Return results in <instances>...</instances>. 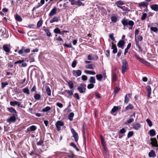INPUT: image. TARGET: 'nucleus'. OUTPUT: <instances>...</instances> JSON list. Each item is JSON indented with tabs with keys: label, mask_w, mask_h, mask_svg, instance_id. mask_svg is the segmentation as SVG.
Segmentation results:
<instances>
[{
	"label": "nucleus",
	"mask_w": 158,
	"mask_h": 158,
	"mask_svg": "<svg viewBox=\"0 0 158 158\" xmlns=\"http://www.w3.org/2000/svg\"><path fill=\"white\" fill-rule=\"evenodd\" d=\"M127 19H124L122 21V23L125 28V26L127 25H129L131 26H133L134 25V22L131 20H130L128 21Z\"/></svg>",
	"instance_id": "1"
},
{
	"label": "nucleus",
	"mask_w": 158,
	"mask_h": 158,
	"mask_svg": "<svg viewBox=\"0 0 158 158\" xmlns=\"http://www.w3.org/2000/svg\"><path fill=\"white\" fill-rule=\"evenodd\" d=\"M122 73L124 74L127 71L128 64L127 61L124 60H122Z\"/></svg>",
	"instance_id": "2"
},
{
	"label": "nucleus",
	"mask_w": 158,
	"mask_h": 158,
	"mask_svg": "<svg viewBox=\"0 0 158 158\" xmlns=\"http://www.w3.org/2000/svg\"><path fill=\"white\" fill-rule=\"evenodd\" d=\"M71 131L73 134L72 137H73L75 141L77 142L79 139V136L78 133L76 132L75 130L73 128H71Z\"/></svg>",
	"instance_id": "3"
},
{
	"label": "nucleus",
	"mask_w": 158,
	"mask_h": 158,
	"mask_svg": "<svg viewBox=\"0 0 158 158\" xmlns=\"http://www.w3.org/2000/svg\"><path fill=\"white\" fill-rule=\"evenodd\" d=\"M135 57L138 60L140 61L143 64L145 65L148 66L150 65V64L148 62L144 60L143 59L138 56L137 55H135Z\"/></svg>",
	"instance_id": "4"
},
{
	"label": "nucleus",
	"mask_w": 158,
	"mask_h": 158,
	"mask_svg": "<svg viewBox=\"0 0 158 158\" xmlns=\"http://www.w3.org/2000/svg\"><path fill=\"white\" fill-rule=\"evenodd\" d=\"M77 89L80 93H85V92L86 89L82 84H80V86L77 87Z\"/></svg>",
	"instance_id": "5"
},
{
	"label": "nucleus",
	"mask_w": 158,
	"mask_h": 158,
	"mask_svg": "<svg viewBox=\"0 0 158 158\" xmlns=\"http://www.w3.org/2000/svg\"><path fill=\"white\" fill-rule=\"evenodd\" d=\"M64 125V123L63 122L61 121H57L55 124L57 130L58 131H60L61 129L60 126H63Z\"/></svg>",
	"instance_id": "6"
},
{
	"label": "nucleus",
	"mask_w": 158,
	"mask_h": 158,
	"mask_svg": "<svg viewBox=\"0 0 158 158\" xmlns=\"http://www.w3.org/2000/svg\"><path fill=\"white\" fill-rule=\"evenodd\" d=\"M81 71L80 70H73V75L76 77H77L81 76Z\"/></svg>",
	"instance_id": "7"
},
{
	"label": "nucleus",
	"mask_w": 158,
	"mask_h": 158,
	"mask_svg": "<svg viewBox=\"0 0 158 158\" xmlns=\"http://www.w3.org/2000/svg\"><path fill=\"white\" fill-rule=\"evenodd\" d=\"M151 143L152 145V146H154V147H158V144H157V141L156 138H151Z\"/></svg>",
	"instance_id": "8"
},
{
	"label": "nucleus",
	"mask_w": 158,
	"mask_h": 158,
	"mask_svg": "<svg viewBox=\"0 0 158 158\" xmlns=\"http://www.w3.org/2000/svg\"><path fill=\"white\" fill-rule=\"evenodd\" d=\"M16 120V117L15 116H11L9 118L7 119V122L11 123H14Z\"/></svg>",
	"instance_id": "9"
},
{
	"label": "nucleus",
	"mask_w": 158,
	"mask_h": 158,
	"mask_svg": "<svg viewBox=\"0 0 158 158\" xmlns=\"http://www.w3.org/2000/svg\"><path fill=\"white\" fill-rule=\"evenodd\" d=\"M57 9L56 6H55L51 11L49 13V15L50 16H52L55 15L56 13Z\"/></svg>",
	"instance_id": "10"
},
{
	"label": "nucleus",
	"mask_w": 158,
	"mask_h": 158,
	"mask_svg": "<svg viewBox=\"0 0 158 158\" xmlns=\"http://www.w3.org/2000/svg\"><path fill=\"white\" fill-rule=\"evenodd\" d=\"M141 124L138 123H134L133 124V128L136 130H138L140 128Z\"/></svg>",
	"instance_id": "11"
},
{
	"label": "nucleus",
	"mask_w": 158,
	"mask_h": 158,
	"mask_svg": "<svg viewBox=\"0 0 158 158\" xmlns=\"http://www.w3.org/2000/svg\"><path fill=\"white\" fill-rule=\"evenodd\" d=\"M147 91V97L149 98L151 94V88L150 86L148 85L146 87Z\"/></svg>",
	"instance_id": "12"
},
{
	"label": "nucleus",
	"mask_w": 158,
	"mask_h": 158,
	"mask_svg": "<svg viewBox=\"0 0 158 158\" xmlns=\"http://www.w3.org/2000/svg\"><path fill=\"white\" fill-rule=\"evenodd\" d=\"M132 96V94H127L125 97L124 102L127 103L129 101V97H130Z\"/></svg>",
	"instance_id": "13"
},
{
	"label": "nucleus",
	"mask_w": 158,
	"mask_h": 158,
	"mask_svg": "<svg viewBox=\"0 0 158 158\" xmlns=\"http://www.w3.org/2000/svg\"><path fill=\"white\" fill-rule=\"evenodd\" d=\"M50 85H46L45 87L46 92L48 96H50L51 95V90L50 88Z\"/></svg>",
	"instance_id": "14"
},
{
	"label": "nucleus",
	"mask_w": 158,
	"mask_h": 158,
	"mask_svg": "<svg viewBox=\"0 0 158 158\" xmlns=\"http://www.w3.org/2000/svg\"><path fill=\"white\" fill-rule=\"evenodd\" d=\"M60 20V18L59 17H54L50 21L51 23H53L54 22H57Z\"/></svg>",
	"instance_id": "15"
},
{
	"label": "nucleus",
	"mask_w": 158,
	"mask_h": 158,
	"mask_svg": "<svg viewBox=\"0 0 158 158\" xmlns=\"http://www.w3.org/2000/svg\"><path fill=\"white\" fill-rule=\"evenodd\" d=\"M125 44V42L123 40H120L117 44V46L119 48H123V47Z\"/></svg>",
	"instance_id": "16"
},
{
	"label": "nucleus",
	"mask_w": 158,
	"mask_h": 158,
	"mask_svg": "<svg viewBox=\"0 0 158 158\" xmlns=\"http://www.w3.org/2000/svg\"><path fill=\"white\" fill-rule=\"evenodd\" d=\"M111 48L113 49V53L114 54L116 53L117 51V49L116 45L114 44L113 43H112Z\"/></svg>",
	"instance_id": "17"
},
{
	"label": "nucleus",
	"mask_w": 158,
	"mask_h": 158,
	"mask_svg": "<svg viewBox=\"0 0 158 158\" xmlns=\"http://www.w3.org/2000/svg\"><path fill=\"white\" fill-rule=\"evenodd\" d=\"M148 3L146 2H142L139 4V7L143 6L147 8Z\"/></svg>",
	"instance_id": "18"
},
{
	"label": "nucleus",
	"mask_w": 158,
	"mask_h": 158,
	"mask_svg": "<svg viewBox=\"0 0 158 158\" xmlns=\"http://www.w3.org/2000/svg\"><path fill=\"white\" fill-rule=\"evenodd\" d=\"M151 8L154 10L157 11L158 10V5L156 4H153L150 6Z\"/></svg>",
	"instance_id": "19"
},
{
	"label": "nucleus",
	"mask_w": 158,
	"mask_h": 158,
	"mask_svg": "<svg viewBox=\"0 0 158 158\" xmlns=\"http://www.w3.org/2000/svg\"><path fill=\"white\" fill-rule=\"evenodd\" d=\"M3 50L6 52L9 53L10 49L7 47V45H4L3 46Z\"/></svg>",
	"instance_id": "20"
},
{
	"label": "nucleus",
	"mask_w": 158,
	"mask_h": 158,
	"mask_svg": "<svg viewBox=\"0 0 158 158\" xmlns=\"http://www.w3.org/2000/svg\"><path fill=\"white\" fill-rule=\"evenodd\" d=\"M116 4L118 6V7L122 9H123V7L121 6L123 5V2L121 1H118L116 2Z\"/></svg>",
	"instance_id": "21"
},
{
	"label": "nucleus",
	"mask_w": 158,
	"mask_h": 158,
	"mask_svg": "<svg viewBox=\"0 0 158 158\" xmlns=\"http://www.w3.org/2000/svg\"><path fill=\"white\" fill-rule=\"evenodd\" d=\"M86 68L87 69H94L95 68V66L93 64H89L85 66Z\"/></svg>",
	"instance_id": "22"
},
{
	"label": "nucleus",
	"mask_w": 158,
	"mask_h": 158,
	"mask_svg": "<svg viewBox=\"0 0 158 158\" xmlns=\"http://www.w3.org/2000/svg\"><path fill=\"white\" fill-rule=\"evenodd\" d=\"M89 81L90 83L94 84L96 82L95 78L93 77H91L89 79Z\"/></svg>",
	"instance_id": "23"
},
{
	"label": "nucleus",
	"mask_w": 158,
	"mask_h": 158,
	"mask_svg": "<svg viewBox=\"0 0 158 158\" xmlns=\"http://www.w3.org/2000/svg\"><path fill=\"white\" fill-rule=\"evenodd\" d=\"M84 72L85 73L88 74L94 75L96 74L94 72L89 70H85Z\"/></svg>",
	"instance_id": "24"
},
{
	"label": "nucleus",
	"mask_w": 158,
	"mask_h": 158,
	"mask_svg": "<svg viewBox=\"0 0 158 158\" xmlns=\"http://www.w3.org/2000/svg\"><path fill=\"white\" fill-rule=\"evenodd\" d=\"M149 134L151 136H153L156 135V131L154 129L151 130L149 131Z\"/></svg>",
	"instance_id": "25"
},
{
	"label": "nucleus",
	"mask_w": 158,
	"mask_h": 158,
	"mask_svg": "<svg viewBox=\"0 0 158 158\" xmlns=\"http://www.w3.org/2000/svg\"><path fill=\"white\" fill-rule=\"evenodd\" d=\"M8 110L9 112L13 114L17 113V111L15 110L13 107L8 108Z\"/></svg>",
	"instance_id": "26"
},
{
	"label": "nucleus",
	"mask_w": 158,
	"mask_h": 158,
	"mask_svg": "<svg viewBox=\"0 0 158 158\" xmlns=\"http://www.w3.org/2000/svg\"><path fill=\"white\" fill-rule=\"evenodd\" d=\"M155 155V152L153 150H152L148 153V156L150 157H154Z\"/></svg>",
	"instance_id": "27"
},
{
	"label": "nucleus",
	"mask_w": 158,
	"mask_h": 158,
	"mask_svg": "<svg viewBox=\"0 0 158 158\" xmlns=\"http://www.w3.org/2000/svg\"><path fill=\"white\" fill-rule=\"evenodd\" d=\"M112 81L115 82L117 80V75L115 73H113L112 74Z\"/></svg>",
	"instance_id": "28"
},
{
	"label": "nucleus",
	"mask_w": 158,
	"mask_h": 158,
	"mask_svg": "<svg viewBox=\"0 0 158 158\" xmlns=\"http://www.w3.org/2000/svg\"><path fill=\"white\" fill-rule=\"evenodd\" d=\"M15 17L16 19L18 21L21 22L22 21V18L18 14H16L15 15Z\"/></svg>",
	"instance_id": "29"
},
{
	"label": "nucleus",
	"mask_w": 158,
	"mask_h": 158,
	"mask_svg": "<svg viewBox=\"0 0 158 158\" xmlns=\"http://www.w3.org/2000/svg\"><path fill=\"white\" fill-rule=\"evenodd\" d=\"M23 92L26 93L27 94H30V92L28 89L27 88H23Z\"/></svg>",
	"instance_id": "30"
},
{
	"label": "nucleus",
	"mask_w": 158,
	"mask_h": 158,
	"mask_svg": "<svg viewBox=\"0 0 158 158\" xmlns=\"http://www.w3.org/2000/svg\"><path fill=\"white\" fill-rule=\"evenodd\" d=\"M136 40V46L138 47V48L139 49V52H142V50L140 46H139V42L138 41H136V40Z\"/></svg>",
	"instance_id": "31"
},
{
	"label": "nucleus",
	"mask_w": 158,
	"mask_h": 158,
	"mask_svg": "<svg viewBox=\"0 0 158 158\" xmlns=\"http://www.w3.org/2000/svg\"><path fill=\"white\" fill-rule=\"evenodd\" d=\"M51 110V108L50 107L47 106L42 109V111L43 112H46L50 110Z\"/></svg>",
	"instance_id": "32"
},
{
	"label": "nucleus",
	"mask_w": 158,
	"mask_h": 158,
	"mask_svg": "<svg viewBox=\"0 0 158 158\" xmlns=\"http://www.w3.org/2000/svg\"><path fill=\"white\" fill-rule=\"evenodd\" d=\"M54 32L56 34H62V33H61L60 30L58 27L54 29Z\"/></svg>",
	"instance_id": "33"
},
{
	"label": "nucleus",
	"mask_w": 158,
	"mask_h": 158,
	"mask_svg": "<svg viewBox=\"0 0 158 158\" xmlns=\"http://www.w3.org/2000/svg\"><path fill=\"white\" fill-rule=\"evenodd\" d=\"M74 115V114L73 112L70 113L68 116V118L69 119L70 121L72 120Z\"/></svg>",
	"instance_id": "34"
},
{
	"label": "nucleus",
	"mask_w": 158,
	"mask_h": 158,
	"mask_svg": "<svg viewBox=\"0 0 158 158\" xmlns=\"http://www.w3.org/2000/svg\"><path fill=\"white\" fill-rule=\"evenodd\" d=\"M96 77L97 80L101 81L103 77V76L101 74H97L96 75Z\"/></svg>",
	"instance_id": "35"
},
{
	"label": "nucleus",
	"mask_w": 158,
	"mask_h": 158,
	"mask_svg": "<svg viewBox=\"0 0 158 158\" xmlns=\"http://www.w3.org/2000/svg\"><path fill=\"white\" fill-rule=\"evenodd\" d=\"M67 83L68 84L69 88L71 89H73V85L72 81H70L69 82H67Z\"/></svg>",
	"instance_id": "36"
},
{
	"label": "nucleus",
	"mask_w": 158,
	"mask_h": 158,
	"mask_svg": "<svg viewBox=\"0 0 158 158\" xmlns=\"http://www.w3.org/2000/svg\"><path fill=\"white\" fill-rule=\"evenodd\" d=\"M41 96L40 94H36L34 95V98L36 100H39Z\"/></svg>",
	"instance_id": "37"
},
{
	"label": "nucleus",
	"mask_w": 158,
	"mask_h": 158,
	"mask_svg": "<svg viewBox=\"0 0 158 158\" xmlns=\"http://www.w3.org/2000/svg\"><path fill=\"white\" fill-rule=\"evenodd\" d=\"M70 145L73 147V148H75L77 151H79V149L77 147L75 144L73 142H72L70 143Z\"/></svg>",
	"instance_id": "38"
},
{
	"label": "nucleus",
	"mask_w": 158,
	"mask_h": 158,
	"mask_svg": "<svg viewBox=\"0 0 158 158\" xmlns=\"http://www.w3.org/2000/svg\"><path fill=\"white\" fill-rule=\"evenodd\" d=\"M45 32L46 33L47 36H52L51 33L50 31L49 30V29H44Z\"/></svg>",
	"instance_id": "39"
},
{
	"label": "nucleus",
	"mask_w": 158,
	"mask_h": 158,
	"mask_svg": "<svg viewBox=\"0 0 158 158\" xmlns=\"http://www.w3.org/2000/svg\"><path fill=\"white\" fill-rule=\"evenodd\" d=\"M118 110V107H116L115 106H114L113 108L112 109L111 111V113L112 114L114 112H115L116 111H117Z\"/></svg>",
	"instance_id": "40"
},
{
	"label": "nucleus",
	"mask_w": 158,
	"mask_h": 158,
	"mask_svg": "<svg viewBox=\"0 0 158 158\" xmlns=\"http://www.w3.org/2000/svg\"><path fill=\"white\" fill-rule=\"evenodd\" d=\"M87 59L89 60H94V55L92 54L89 55L88 56Z\"/></svg>",
	"instance_id": "41"
},
{
	"label": "nucleus",
	"mask_w": 158,
	"mask_h": 158,
	"mask_svg": "<svg viewBox=\"0 0 158 158\" xmlns=\"http://www.w3.org/2000/svg\"><path fill=\"white\" fill-rule=\"evenodd\" d=\"M133 108V106L131 104H129L128 106H127L126 108V109L127 110H128L129 109L132 110Z\"/></svg>",
	"instance_id": "42"
},
{
	"label": "nucleus",
	"mask_w": 158,
	"mask_h": 158,
	"mask_svg": "<svg viewBox=\"0 0 158 158\" xmlns=\"http://www.w3.org/2000/svg\"><path fill=\"white\" fill-rule=\"evenodd\" d=\"M134 121V118H131L128 120L127 122H125L126 124H130L131 123L133 122Z\"/></svg>",
	"instance_id": "43"
},
{
	"label": "nucleus",
	"mask_w": 158,
	"mask_h": 158,
	"mask_svg": "<svg viewBox=\"0 0 158 158\" xmlns=\"http://www.w3.org/2000/svg\"><path fill=\"white\" fill-rule=\"evenodd\" d=\"M146 122L148 123L149 126L150 127L152 126V123L150 120L148 118L146 119Z\"/></svg>",
	"instance_id": "44"
},
{
	"label": "nucleus",
	"mask_w": 158,
	"mask_h": 158,
	"mask_svg": "<svg viewBox=\"0 0 158 158\" xmlns=\"http://www.w3.org/2000/svg\"><path fill=\"white\" fill-rule=\"evenodd\" d=\"M8 83L7 82H2L1 83V85H2V88H4L6 85H8Z\"/></svg>",
	"instance_id": "45"
},
{
	"label": "nucleus",
	"mask_w": 158,
	"mask_h": 158,
	"mask_svg": "<svg viewBox=\"0 0 158 158\" xmlns=\"http://www.w3.org/2000/svg\"><path fill=\"white\" fill-rule=\"evenodd\" d=\"M77 64V61L76 60H73L72 64V66L73 68H74L75 67Z\"/></svg>",
	"instance_id": "46"
},
{
	"label": "nucleus",
	"mask_w": 158,
	"mask_h": 158,
	"mask_svg": "<svg viewBox=\"0 0 158 158\" xmlns=\"http://www.w3.org/2000/svg\"><path fill=\"white\" fill-rule=\"evenodd\" d=\"M94 85L93 84L90 83L87 86V88L88 89H92L94 87Z\"/></svg>",
	"instance_id": "47"
},
{
	"label": "nucleus",
	"mask_w": 158,
	"mask_h": 158,
	"mask_svg": "<svg viewBox=\"0 0 158 158\" xmlns=\"http://www.w3.org/2000/svg\"><path fill=\"white\" fill-rule=\"evenodd\" d=\"M150 29L151 30L155 32H157L158 31L157 28L156 27H151Z\"/></svg>",
	"instance_id": "48"
},
{
	"label": "nucleus",
	"mask_w": 158,
	"mask_h": 158,
	"mask_svg": "<svg viewBox=\"0 0 158 158\" xmlns=\"http://www.w3.org/2000/svg\"><path fill=\"white\" fill-rule=\"evenodd\" d=\"M134 133L132 131H130L128 132L127 134V137L130 138V137L132 136L133 135Z\"/></svg>",
	"instance_id": "49"
},
{
	"label": "nucleus",
	"mask_w": 158,
	"mask_h": 158,
	"mask_svg": "<svg viewBox=\"0 0 158 158\" xmlns=\"http://www.w3.org/2000/svg\"><path fill=\"white\" fill-rule=\"evenodd\" d=\"M111 19L112 22L115 23L117 21V18L115 16H112Z\"/></svg>",
	"instance_id": "50"
},
{
	"label": "nucleus",
	"mask_w": 158,
	"mask_h": 158,
	"mask_svg": "<svg viewBox=\"0 0 158 158\" xmlns=\"http://www.w3.org/2000/svg\"><path fill=\"white\" fill-rule=\"evenodd\" d=\"M24 60H20L18 61H17L15 62L14 63L15 64H21L24 62Z\"/></svg>",
	"instance_id": "51"
},
{
	"label": "nucleus",
	"mask_w": 158,
	"mask_h": 158,
	"mask_svg": "<svg viewBox=\"0 0 158 158\" xmlns=\"http://www.w3.org/2000/svg\"><path fill=\"white\" fill-rule=\"evenodd\" d=\"M36 127L34 125L31 126L30 127V129L31 131H35L36 130Z\"/></svg>",
	"instance_id": "52"
},
{
	"label": "nucleus",
	"mask_w": 158,
	"mask_h": 158,
	"mask_svg": "<svg viewBox=\"0 0 158 158\" xmlns=\"http://www.w3.org/2000/svg\"><path fill=\"white\" fill-rule=\"evenodd\" d=\"M147 16V14L146 13H143L141 17V20H144L145 19Z\"/></svg>",
	"instance_id": "53"
},
{
	"label": "nucleus",
	"mask_w": 158,
	"mask_h": 158,
	"mask_svg": "<svg viewBox=\"0 0 158 158\" xmlns=\"http://www.w3.org/2000/svg\"><path fill=\"white\" fill-rule=\"evenodd\" d=\"M17 101H11L10 102V105L12 106H15L17 104Z\"/></svg>",
	"instance_id": "54"
},
{
	"label": "nucleus",
	"mask_w": 158,
	"mask_h": 158,
	"mask_svg": "<svg viewBox=\"0 0 158 158\" xmlns=\"http://www.w3.org/2000/svg\"><path fill=\"white\" fill-rule=\"evenodd\" d=\"M65 92H67L69 95L71 96L73 94V92L71 90H66L65 91Z\"/></svg>",
	"instance_id": "55"
},
{
	"label": "nucleus",
	"mask_w": 158,
	"mask_h": 158,
	"mask_svg": "<svg viewBox=\"0 0 158 158\" xmlns=\"http://www.w3.org/2000/svg\"><path fill=\"white\" fill-rule=\"evenodd\" d=\"M42 23V22L41 20H39L37 23V27H39L41 26Z\"/></svg>",
	"instance_id": "56"
},
{
	"label": "nucleus",
	"mask_w": 158,
	"mask_h": 158,
	"mask_svg": "<svg viewBox=\"0 0 158 158\" xmlns=\"http://www.w3.org/2000/svg\"><path fill=\"white\" fill-rule=\"evenodd\" d=\"M126 131L124 128L120 129L119 131V133L121 134H123L125 133Z\"/></svg>",
	"instance_id": "57"
},
{
	"label": "nucleus",
	"mask_w": 158,
	"mask_h": 158,
	"mask_svg": "<svg viewBox=\"0 0 158 158\" xmlns=\"http://www.w3.org/2000/svg\"><path fill=\"white\" fill-rule=\"evenodd\" d=\"M76 4L78 6H81V5L84 6V4L80 1H77L76 3Z\"/></svg>",
	"instance_id": "58"
},
{
	"label": "nucleus",
	"mask_w": 158,
	"mask_h": 158,
	"mask_svg": "<svg viewBox=\"0 0 158 158\" xmlns=\"http://www.w3.org/2000/svg\"><path fill=\"white\" fill-rule=\"evenodd\" d=\"M23 49H24V47H22L21 49L18 51L19 53L20 54H22L24 52Z\"/></svg>",
	"instance_id": "59"
},
{
	"label": "nucleus",
	"mask_w": 158,
	"mask_h": 158,
	"mask_svg": "<svg viewBox=\"0 0 158 158\" xmlns=\"http://www.w3.org/2000/svg\"><path fill=\"white\" fill-rule=\"evenodd\" d=\"M74 97L75 98H76L77 100H79L80 99V97H79V95L77 93H75L74 94Z\"/></svg>",
	"instance_id": "60"
},
{
	"label": "nucleus",
	"mask_w": 158,
	"mask_h": 158,
	"mask_svg": "<svg viewBox=\"0 0 158 158\" xmlns=\"http://www.w3.org/2000/svg\"><path fill=\"white\" fill-rule=\"evenodd\" d=\"M119 89L117 87H115L114 90V93H115V94H117L118 93L119 90Z\"/></svg>",
	"instance_id": "61"
},
{
	"label": "nucleus",
	"mask_w": 158,
	"mask_h": 158,
	"mask_svg": "<svg viewBox=\"0 0 158 158\" xmlns=\"http://www.w3.org/2000/svg\"><path fill=\"white\" fill-rule=\"evenodd\" d=\"M109 37L112 41H114L115 40V39L114 37L113 34H110L109 35Z\"/></svg>",
	"instance_id": "62"
},
{
	"label": "nucleus",
	"mask_w": 158,
	"mask_h": 158,
	"mask_svg": "<svg viewBox=\"0 0 158 158\" xmlns=\"http://www.w3.org/2000/svg\"><path fill=\"white\" fill-rule=\"evenodd\" d=\"M81 78L83 81H86L87 79V77L86 76L83 75L81 77Z\"/></svg>",
	"instance_id": "63"
},
{
	"label": "nucleus",
	"mask_w": 158,
	"mask_h": 158,
	"mask_svg": "<svg viewBox=\"0 0 158 158\" xmlns=\"http://www.w3.org/2000/svg\"><path fill=\"white\" fill-rule=\"evenodd\" d=\"M56 105L57 106H58L60 108H62L63 107V104L62 103L59 102H57L56 103Z\"/></svg>",
	"instance_id": "64"
}]
</instances>
